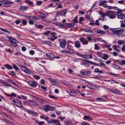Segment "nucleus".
<instances>
[{
    "label": "nucleus",
    "instance_id": "obj_1",
    "mask_svg": "<svg viewBox=\"0 0 125 125\" xmlns=\"http://www.w3.org/2000/svg\"><path fill=\"white\" fill-rule=\"evenodd\" d=\"M99 14L102 16V18H104L106 16L109 17L111 19L115 18V16L114 14V11H109L106 12L105 14L102 11H101L99 12Z\"/></svg>",
    "mask_w": 125,
    "mask_h": 125
},
{
    "label": "nucleus",
    "instance_id": "obj_2",
    "mask_svg": "<svg viewBox=\"0 0 125 125\" xmlns=\"http://www.w3.org/2000/svg\"><path fill=\"white\" fill-rule=\"evenodd\" d=\"M13 102L14 103V105L19 107H23V106L21 102L17 99L13 100Z\"/></svg>",
    "mask_w": 125,
    "mask_h": 125
},
{
    "label": "nucleus",
    "instance_id": "obj_3",
    "mask_svg": "<svg viewBox=\"0 0 125 125\" xmlns=\"http://www.w3.org/2000/svg\"><path fill=\"white\" fill-rule=\"evenodd\" d=\"M20 68L23 71L26 73L30 74L31 73V72L30 70H29L23 65L21 66Z\"/></svg>",
    "mask_w": 125,
    "mask_h": 125
},
{
    "label": "nucleus",
    "instance_id": "obj_4",
    "mask_svg": "<svg viewBox=\"0 0 125 125\" xmlns=\"http://www.w3.org/2000/svg\"><path fill=\"white\" fill-rule=\"evenodd\" d=\"M55 108L53 107H51L48 104L45 105V107L44 108V110L46 112L50 110L51 111H53Z\"/></svg>",
    "mask_w": 125,
    "mask_h": 125
},
{
    "label": "nucleus",
    "instance_id": "obj_5",
    "mask_svg": "<svg viewBox=\"0 0 125 125\" xmlns=\"http://www.w3.org/2000/svg\"><path fill=\"white\" fill-rule=\"evenodd\" d=\"M27 82L32 87H35L37 85V83L35 81L31 80Z\"/></svg>",
    "mask_w": 125,
    "mask_h": 125
},
{
    "label": "nucleus",
    "instance_id": "obj_6",
    "mask_svg": "<svg viewBox=\"0 0 125 125\" xmlns=\"http://www.w3.org/2000/svg\"><path fill=\"white\" fill-rule=\"evenodd\" d=\"M59 41L60 42L59 44L60 47L62 48H64L65 47L66 42L65 40L59 39Z\"/></svg>",
    "mask_w": 125,
    "mask_h": 125
},
{
    "label": "nucleus",
    "instance_id": "obj_7",
    "mask_svg": "<svg viewBox=\"0 0 125 125\" xmlns=\"http://www.w3.org/2000/svg\"><path fill=\"white\" fill-rule=\"evenodd\" d=\"M117 28H114L112 29V30L114 32V33L116 34H120L121 32L122 31L123 29H122L120 28L119 30H117Z\"/></svg>",
    "mask_w": 125,
    "mask_h": 125
},
{
    "label": "nucleus",
    "instance_id": "obj_8",
    "mask_svg": "<svg viewBox=\"0 0 125 125\" xmlns=\"http://www.w3.org/2000/svg\"><path fill=\"white\" fill-rule=\"evenodd\" d=\"M116 13L117 14L116 15L117 16V17L119 19H122L125 18V14H124L120 13L119 12H117Z\"/></svg>",
    "mask_w": 125,
    "mask_h": 125
},
{
    "label": "nucleus",
    "instance_id": "obj_9",
    "mask_svg": "<svg viewBox=\"0 0 125 125\" xmlns=\"http://www.w3.org/2000/svg\"><path fill=\"white\" fill-rule=\"evenodd\" d=\"M66 14V10H63L61 11H58L57 12L56 14L57 15H61V16L64 15Z\"/></svg>",
    "mask_w": 125,
    "mask_h": 125
},
{
    "label": "nucleus",
    "instance_id": "obj_10",
    "mask_svg": "<svg viewBox=\"0 0 125 125\" xmlns=\"http://www.w3.org/2000/svg\"><path fill=\"white\" fill-rule=\"evenodd\" d=\"M80 40L83 45L87 44L88 43V42L83 37L80 38Z\"/></svg>",
    "mask_w": 125,
    "mask_h": 125
},
{
    "label": "nucleus",
    "instance_id": "obj_11",
    "mask_svg": "<svg viewBox=\"0 0 125 125\" xmlns=\"http://www.w3.org/2000/svg\"><path fill=\"white\" fill-rule=\"evenodd\" d=\"M46 55L48 57L51 58L50 60H52V58L55 57V55L53 53H47L46 54Z\"/></svg>",
    "mask_w": 125,
    "mask_h": 125
},
{
    "label": "nucleus",
    "instance_id": "obj_12",
    "mask_svg": "<svg viewBox=\"0 0 125 125\" xmlns=\"http://www.w3.org/2000/svg\"><path fill=\"white\" fill-rule=\"evenodd\" d=\"M83 60V61H84L86 62H87L89 63H90V64H93L94 65L96 66H99V65H98L97 64L95 63L94 62L92 61H89L88 60H84V59H83L82 60Z\"/></svg>",
    "mask_w": 125,
    "mask_h": 125
},
{
    "label": "nucleus",
    "instance_id": "obj_13",
    "mask_svg": "<svg viewBox=\"0 0 125 125\" xmlns=\"http://www.w3.org/2000/svg\"><path fill=\"white\" fill-rule=\"evenodd\" d=\"M7 38L9 39L8 40H9L11 43H12L15 42H18V41L16 40L15 39H14L11 37H8Z\"/></svg>",
    "mask_w": 125,
    "mask_h": 125
},
{
    "label": "nucleus",
    "instance_id": "obj_14",
    "mask_svg": "<svg viewBox=\"0 0 125 125\" xmlns=\"http://www.w3.org/2000/svg\"><path fill=\"white\" fill-rule=\"evenodd\" d=\"M96 32L97 33L100 34H104L106 33L105 32L101 30H97L96 31Z\"/></svg>",
    "mask_w": 125,
    "mask_h": 125
},
{
    "label": "nucleus",
    "instance_id": "obj_15",
    "mask_svg": "<svg viewBox=\"0 0 125 125\" xmlns=\"http://www.w3.org/2000/svg\"><path fill=\"white\" fill-rule=\"evenodd\" d=\"M110 91L112 93L115 94H117V93L118 92V90L116 89H109Z\"/></svg>",
    "mask_w": 125,
    "mask_h": 125
},
{
    "label": "nucleus",
    "instance_id": "obj_16",
    "mask_svg": "<svg viewBox=\"0 0 125 125\" xmlns=\"http://www.w3.org/2000/svg\"><path fill=\"white\" fill-rule=\"evenodd\" d=\"M83 119L84 120H87L89 121L92 120L91 117L88 116H85L83 117Z\"/></svg>",
    "mask_w": 125,
    "mask_h": 125
},
{
    "label": "nucleus",
    "instance_id": "obj_17",
    "mask_svg": "<svg viewBox=\"0 0 125 125\" xmlns=\"http://www.w3.org/2000/svg\"><path fill=\"white\" fill-rule=\"evenodd\" d=\"M34 98L37 99V100L40 102L41 104H44L43 102L45 101L44 100H42L40 98L36 97H35Z\"/></svg>",
    "mask_w": 125,
    "mask_h": 125
},
{
    "label": "nucleus",
    "instance_id": "obj_18",
    "mask_svg": "<svg viewBox=\"0 0 125 125\" xmlns=\"http://www.w3.org/2000/svg\"><path fill=\"white\" fill-rule=\"evenodd\" d=\"M75 46L77 48H79L81 47L80 42L79 41H77L75 43Z\"/></svg>",
    "mask_w": 125,
    "mask_h": 125
},
{
    "label": "nucleus",
    "instance_id": "obj_19",
    "mask_svg": "<svg viewBox=\"0 0 125 125\" xmlns=\"http://www.w3.org/2000/svg\"><path fill=\"white\" fill-rule=\"evenodd\" d=\"M49 80L52 83L55 84L57 82V81L54 79L52 78H49Z\"/></svg>",
    "mask_w": 125,
    "mask_h": 125
},
{
    "label": "nucleus",
    "instance_id": "obj_20",
    "mask_svg": "<svg viewBox=\"0 0 125 125\" xmlns=\"http://www.w3.org/2000/svg\"><path fill=\"white\" fill-rule=\"evenodd\" d=\"M27 103L31 105H34L35 103V101L31 100L27 101Z\"/></svg>",
    "mask_w": 125,
    "mask_h": 125
},
{
    "label": "nucleus",
    "instance_id": "obj_21",
    "mask_svg": "<svg viewBox=\"0 0 125 125\" xmlns=\"http://www.w3.org/2000/svg\"><path fill=\"white\" fill-rule=\"evenodd\" d=\"M35 122L37 123L39 125H43L45 124V122L43 121H41L39 122L38 120H36L35 121Z\"/></svg>",
    "mask_w": 125,
    "mask_h": 125
},
{
    "label": "nucleus",
    "instance_id": "obj_22",
    "mask_svg": "<svg viewBox=\"0 0 125 125\" xmlns=\"http://www.w3.org/2000/svg\"><path fill=\"white\" fill-rule=\"evenodd\" d=\"M84 31L85 32H89V33H92L93 31L91 29H83Z\"/></svg>",
    "mask_w": 125,
    "mask_h": 125
},
{
    "label": "nucleus",
    "instance_id": "obj_23",
    "mask_svg": "<svg viewBox=\"0 0 125 125\" xmlns=\"http://www.w3.org/2000/svg\"><path fill=\"white\" fill-rule=\"evenodd\" d=\"M5 66L6 68L9 70H10L12 68V67L10 65L8 64L5 65Z\"/></svg>",
    "mask_w": 125,
    "mask_h": 125
},
{
    "label": "nucleus",
    "instance_id": "obj_24",
    "mask_svg": "<svg viewBox=\"0 0 125 125\" xmlns=\"http://www.w3.org/2000/svg\"><path fill=\"white\" fill-rule=\"evenodd\" d=\"M67 50L68 52H69L71 53H73L74 52V50L72 49L69 48H67Z\"/></svg>",
    "mask_w": 125,
    "mask_h": 125
},
{
    "label": "nucleus",
    "instance_id": "obj_25",
    "mask_svg": "<svg viewBox=\"0 0 125 125\" xmlns=\"http://www.w3.org/2000/svg\"><path fill=\"white\" fill-rule=\"evenodd\" d=\"M10 6V2H6L5 1V3H4V6L6 7H9Z\"/></svg>",
    "mask_w": 125,
    "mask_h": 125
},
{
    "label": "nucleus",
    "instance_id": "obj_26",
    "mask_svg": "<svg viewBox=\"0 0 125 125\" xmlns=\"http://www.w3.org/2000/svg\"><path fill=\"white\" fill-rule=\"evenodd\" d=\"M19 9L20 10H26L27 9V7H21L19 8Z\"/></svg>",
    "mask_w": 125,
    "mask_h": 125
},
{
    "label": "nucleus",
    "instance_id": "obj_27",
    "mask_svg": "<svg viewBox=\"0 0 125 125\" xmlns=\"http://www.w3.org/2000/svg\"><path fill=\"white\" fill-rule=\"evenodd\" d=\"M109 57L107 55L104 54L102 58L104 60H106Z\"/></svg>",
    "mask_w": 125,
    "mask_h": 125
},
{
    "label": "nucleus",
    "instance_id": "obj_28",
    "mask_svg": "<svg viewBox=\"0 0 125 125\" xmlns=\"http://www.w3.org/2000/svg\"><path fill=\"white\" fill-rule=\"evenodd\" d=\"M107 1L106 0H103L100 2L99 4V6H102Z\"/></svg>",
    "mask_w": 125,
    "mask_h": 125
},
{
    "label": "nucleus",
    "instance_id": "obj_29",
    "mask_svg": "<svg viewBox=\"0 0 125 125\" xmlns=\"http://www.w3.org/2000/svg\"><path fill=\"white\" fill-rule=\"evenodd\" d=\"M0 29L2 31H4L7 33H8L10 34V33L8 30H5L3 28H0Z\"/></svg>",
    "mask_w": 125,
    "mask_h": 125
},
{
    "label": "nucleus",
    "instance_id": "obj_30",
    "mask_svg": "<svg viewBox=\"0 0 125 125\" xmlns=\"http://www.w3.org/2000/svg\"><path fill=\"white\" fill-rule=\"evenodd\" d=\"M94 59L97 61H99L100 62H103V61L101 59H100L97 58H94Z\"/></svg>",
    "mask_w": 125,
    "mask_h": 125
},
{
    "label": "nucleus",
    "instance_id": "obj_31",
    "mask_svg": "<svg viewBox=\"0 0 125 125\" xmlns=\"http://www.w3.org/2000/svg\"><path fill=\"white\" fill-rule=\"evenodd\" d=\"M113 66L115 69L117 70L119 69L120 67L119 66L116 64L113 65Z\"/></svg>",
    "mask_w": 125,
    "mask_h": 125
},
{
    "label": "nucleus",
    "instance_id": "obj_32",
    "mask_svg": "<svg viewBox=\"0 0 125 125\" xmlns=\"http://www.w3.org/2000/svg\"><path fill=\"white\" fill-rule=\"evenodd\" d=\"M78 17L77 16H76L75 18L73 19V23H76L78 22L77 21V18Z\"/></svg>",
    "mask_w": 125,
    "mask_h": 125
},
{
    "label": "nucleus",
    "instance_id": "obj_33",
    "mask_svg": "<svg viewBox=\"0 0 125 125\" xmlns=\"http://www.w3.org/2000/svg\"><path fill=\"white\" fill-rule=\"evenodd\" d=\"M13 65L14 68V69L16 70H19L16 64H13Z\"/></svg>",
    "mask_w": 125,
    "mask_h": 125
},
{
    "label": "nucleus",
    "instance_id": "obj_34",
    "mask_svg": "<svg viewBox=\"0 0 125 125\" xmlns=\"http://www.w3.org/2000/svg\"><path fill=\"white\" fill-rule=\"evenodd\" d=\"M87 87L89 88L90 89H93V87L94 86L93 85H92V84H88L87 85Z\"/></svg>",
    "mask_w": 125,
    "mask_h": 125
},
{
    "label": "nucleus",
    "instance_id": "obj_35",
    "mask_svg": "<svg viewBox=\"0 0 125 125\" xmlns=\"http://www.w3.org/2000/svg\"><path fill=\"white\" fill-rule=\"evenodd\" d=\"M0 115H1L2 116L7 118L8 117V116L7 115L5 114L4 113L1 112L0 113Z\"/></svg>",
    "mask_w": 125,
    "mask_h": 125
},
{
    "label": "nucleus",
    "instance_id": "obj_36",
    "mask_svg": "<svg viewBox=\"0 0 125 125\" xmlns=\"http://www.w3.org/2000/svg\"><path fill=\"white\" fill-rule=\"evenodd\" d=\"M94 49L96 50H99L100 49V47H99L98 45L96 44H94Z\"/></svg>",
    "mask_w": 125,
    "mask_h": 125
},
{
    "label": "nucleus",
    "instance_id": "obj_37",
    "mask_svg": "<svg viewBox=\"0 0 125 125\" xmlns=\"http://www.w3.org/2000/svg\"><path fill=\"white\" fill-rule=\"evenodd\" d=\"M96 100L99 101H103L104 99L103 98H96Z\"/></svg>",
    "mask_w": 125,
    "mask_h": 125
},
{
    "label": "nucleus",
    "instance_id": "obj_38",
    "mask_svg": "<svg viewBox=\"0 0 125 125\" xmlns=\"http://www.w3.org/2000/svg\"><path fill=\"white\" fill-rule=\"evenodd\" d=\"M40 16L42 19L44 18L45 17V15L43 13H41L40 15Z\"/></svg>",
    "mask_w": 125,
    "mask_h": 125
},
{
    "label": "nucleus",
    "instance_id": "obj_39",
    "mask_svg": "<svg viewBox=\"0 0 125 125\" xmlns=\"http://www.w3.org/2000/svg\"><path fill=\"white\" fill-rule=\"evenodd\" d=\"M120 64L123 65L125 64V60L120 61Z\"/></svg>",
    "mask_w": 125,
    "mask_h": 125
},
{
    "label": "nucleus",
    "instance_id": "obj_40",
    "mask_svg": "<svg viewBox=\"0 0 125 125\" xmlns=\"http://www.w3.org/2000/svg\"><path fill=\"white\" fill-rule=\"evenodd\" d=\"M26 2L29 4L30 5H32L33 4V2H31L29 0H28L26 1Z\"/></svg>",
    "mask_w": 125,
    "mask_h": 125
},
{
    "label": "nucleus",
    "instance_id": "obj_41",
    "mask_svg": "<svg viewBox=\"0 0 125 125\" xmlns=\"http://www.w3.org/2000/svg\"><path fill=\"white\" fill-rule=\"evenodd\" d=\"M57 38V37L56 36H52L51 38V40L53 41L55 39H56Z\"/></svg>",
    "mask_w": 125,
    "mask_h": 125
},
{
    "label": "nucleus",
    "instance_id": "obj_42",
    "mask_svg": "<svg viewBox=\"0 0 125 125\" xmlns=\"http://www.w3.org/2000/svg\"><path fill=\"white\" fill-rule=\"evenodd\" d=\"M90 72L87 71H85L84 75H87L90 74Z\"/></svg>",
    "mask_w": 125,
    "mask_h": 125
},
{
    "label": "nucleus",
    "instance_id": "obj_43",
    "mask_svg": "<svg viewBox=\"0 0 125 125\" xmlns=\"http://www.w3.org/2000/svg\"><path fill=\"white\" fill-rule=\"evenodd\" d=\"M69 25H68V27H71L75 25V24L74 23L69 24Z\"/></svg>",
    "mask_w": 125,
    "mask_h": 125
},
{
    "label": "nucleus",
    "instance_id": "obj_44",
    "mask_svg": "<svg viewBox=\"0 0 125 125\" xmlns=\"http://www.w3.org/2000/svg\"><path fill=\"white\" fill-rule=\"evenodd\" d=\"M41 87L42 90H44L45 91H47V88L46 87L42 86H41Z\"/></svg>",
    "mask_w": 125,
    "mask_h": 125
},
{
    "label": "nucleus",
    "instance_id": "obj_45",
    "mask_svg": "<svg viewBox=\"0 0 125 125\" xmlns=\"http://www.w3.org/2000/svg\"><path fill=\"white\" fill-rule=\"evenodd\" d=\"M32 19H33L34 21L38 20V18L36 17H35L32 16Z\"/></svg>",
    "mask_w": 125,
    "mask_h": 125
},
{
    "label": "nucleus",
    "instance_id": "obj_46",
    "mask_svg": "<svg viewBox=\"0 0 125 125\" xmlns=\"http://www.w3.org/2000/svg\"><path fill=\"white\" fill-rule=\"evenodd\" d=\"M84 20V18L83 17H80L79 19V23H81V21H83Z\"/></svg>",
    "mask_w": 125,
    "mask_h": 125
},
{
    "label": "nucleus",
    "instance_id": "obj_47",
    "mask_svg": "<svg viewBox=\"0 0 125 125\" xmlns=\"http://www.w3.org/2000/svg\"><path fill=\"white\" fill-rule=\"evenodd\" d=\"M55 120L53 119H51V121H48V122L52 124L53 123H54Z\"/></svg>",
    "mask_w": 125,
    "mask_h": 125
},
{
    "label": "nucleus",
    "instance_id": "obj_48",
    "mask_svg": "<svg viewBox=\"0 0 125 125\" xmlns=\"http://www.w3.org/2000/svg\"><path fill=\"white\" fill-rule=\"evenodd\" d=\"M42 3V1H38L36 3L38 5H39L41 4Z\"/></svg>",
    "mask_w": 125,
    "mask_h": 125
},
{
    "label": "nucleus",
    "instance_id": "obj_49",
    "mask_svg": "<svg viewBox=\"0 0 125 125\" xmlns=\"http://www.w3.org/2000/svg\"><path fill=\"white\" fill-rule=\"evenodd\" d=\"M10 97L11 96L13 97H15L17 95L14 93H12L11 94H10Z\"/></svg>",
    "mask_w": 125,
    "mask_h": 125
},
{
    "label": "nucleus",
    "instance_id": "obj_50",
    "mask_svg": "<svg viewBox=\"0 0 125 125\" xmlns=\"http://www.w3.org/2000/svg\"><path fill=\"white\" fill-rule=\"evenodd\" d=\"M70 93L73 94V95H74L76 94V92H74V91L73 90L72 91H70Z\"/></svg>",
    "mask_w": 125,
    "mask_h": 125
},
{
    "label": "nucleus",
    "instance_id": "obj_51",
    "mask_svg": "<svg viewBox=\"0 0 125 125\" xmlns=\"http://www.w3.org/2000/svg\"><path fill=\"white\" fill-rule=\"evenodd\" d=\"M104 7L105 8H106L108 9H111L112 8V7L110 6H106V5H104Z\"/></svg>",
    "mask_w": 125,
    "mask_h": 125
},
{
    "label": "nucleus",
    "instance_id": "obj_52",
    "mask_svg": "<svg viewBox=\"0 0 125 125\" xmlns=\"http://www.w3.org/2000/svg\"><path fill=\"white\" fill-rule=\"evenodd\" d=\"M17 42H15L12 43H11V45L13 46L14 47H16L17 46V44H16V43H17Z\"/></svg>",
    "mask_w": 125,
    "mask_h": 125
},
{
    "label": "nucleus",
    "instance_id": "obj_53",
    "mask_svg": "<svg viewBox=\"0 0 125 125\" xmlns=\"http://www.w3.org/2000/svg\"><path fill=\"white\" fill-rule=\"evenodd\" d=\"M51 31H46L44 33V34L45 35H46V36H47L48 35V34L50 33V32Z\"/></svg>",
    "mask_w": 125,
    "mask_h": 125
},
{
    "label": "nucleus",
    "instance_id": "obj_54",
    "mask_svg": "<svg viewBox=\"0 0 125 125\" xmlns=\"http://www.w3.org/2000/svg\"><path fill=\"white\" fill-rule=\"evenodd\" d=\"M100 65L101 66V67H105V65L103 63L101 62L99 63Z\"/></svg>",
    "mask_w": 125,
    "mask_h": 125
},
{
    "label": "nucleus",
    "instance_id": "obj_55",
    "mask_svg": "<svg viewBox=\"0 0 125 125\" xmlns=\"http://www.w3.org/2000/svg\"><path fill=\"white\" fill-rule=\"evenodd\" d=\"M124 42L121 40H119L118 41V43L119 45H121Z\"/></svg>",
    "mask_w": 125,
    "mask_h": 125
},
{
    "label": "nucleus",
    "instance_id": "obj_56",
    "mask_svg": "<svg viewBox=\"0 0 125 125\" xmlns=\"http://www.w3.org/2000/svg\"><path fill=\"white\" fill-rule=\"evenodd\" d=\"M49 96L51 98H54L55 99H57V98L55 97V96L53 95H49Z\"/></svg>",
    "mask_w": 125,
    "mask_h": 125
},
{
    "label": "nucleus",
    "instance_id": "obj_57",
    "mask_svg": "<svg viewBox=\"0 0 125 125\" xmlns=\"http://www.w3.org/2000/svg\"><path fill=\"white\" fill-rule=\"evenodd\" d=\"M26 48L24 46H22L21 48V50L23 51H25L26 50Z\"/></svg>",
    "mask_w": 125,
    "mask_h": 125
},
{
    "label": "nucleus",
    "instance_id": "obj_58",
    "mask_svg": "<svg viewBox=\"0 0 125 125\" xmlns=\"http://www.w3.org/2000/svg\"><path fill=\"white\" fill-rule=\"evenodd\" d=\"M25 111H27V112L29 114H32V111L29 110H25Z\"/></svg>",
    "mask_w": 125,
    "mask_h": 125
},
{
    "label": "nucleus",
    "instance_id": "obj_59",
    "mask_svg": "<svg viewBox=\"0 0 125 125\" xmlns=\"http://www.w3.org/2000/svg\"><path fill=\"white\" fill-rule=\"evenodd\" d=\"M34 77L37 80L39 79L40 78V77L39 76L37 75H34Z\"/></svg>",
    "mask_w": 125,
    "mask_h": 125
},
{
    "label": "nucleus",
    "instance_id": "obj_60",
    "mask_svg": "<svg viewBox=\"0 0 125 125\" xmlns=\"http://www.w3.org/2000/svg\"><path fill=\"white\" fill-rule=\"evenodd\" d=\"M38 114L37 113L34 111H32V114L31 115H37Z\"/></svg>",
    "mask_w": 125,
    "mask_h": 125
},
{
    "label": "nucleus",
    "instance_id": "obj_61",
    "mask_svg": "<svg viewBox=\"0 0 125 125\" xmlns=\"http://www.w3.org/2000/svg\"><path fill=\"white\" fill-rule=\"evenodd\" d=\"M22 23L23 25H25L26 24L27 22L26 21L23 20L22 21Z\"/></svg>",
    "mask_w": 125,
    "mask_h": 125
},
{
    "label": "nucleus",
    "instance_id": "obj_62",
    "mask_svg": "<svg viewBox=\"0 0 125 125\" xmlns=\"http://www.w3.org/2000/svg\"><path fill=\"white\" fill-rule=\"evenodd\" d=\"M103 27L106 30V29H108L109 28V27L108 26H107L106 25H104V26Z\"/></svg>",
    "mask_w": 125,
    "mask_h": 125
},
{
    "label": "nucleus",
    "instance_id": "obj_63",
    "mask_svg": "<svg viewBox=\"0 0 125 125\" xmlns=\"http://www.w3.org/2000/svg\"><path fill=\"white\" fill-rule=\"evenodd\" d=\"M15 22L17 24H18L20 23L21 21L20 20H17L15 21Z\"/></svg>",
    "mask_w": 125,
    "mask_h": 125
},
{
    "label": "nucleus",
    "instance_id": "obj_64",
    "mask_svg": "<svg viewBox=\"0 0 125 125\" xmlns=\"http://www.w3.org/2000/svg\"><path fill=\"white\" fill-rule=\"evenodd\" d=\"M81 124L82 125H88L89 124L86 122H83Z\"/></svg>",
    "mask_w": 125,
    "mask_h": 125
}]
</instances>
